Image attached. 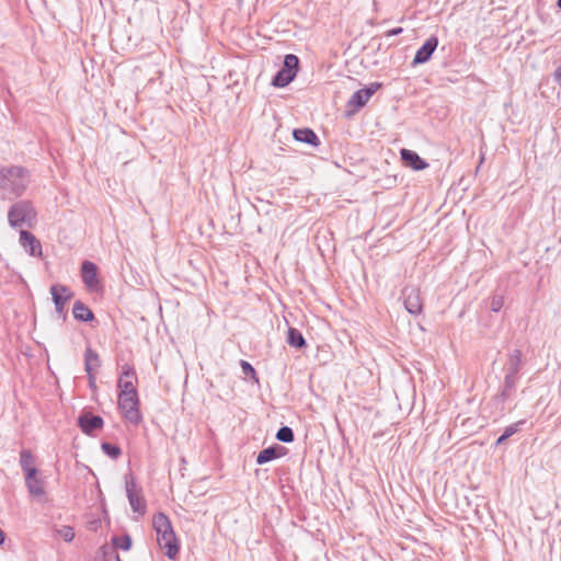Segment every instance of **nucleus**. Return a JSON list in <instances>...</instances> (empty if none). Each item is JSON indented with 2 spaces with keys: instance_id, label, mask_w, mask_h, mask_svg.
Returning a JSON list of instances; mask_svg holds the SVG:
<instances>
[{
  "instance_id": "f257e3e1",
  "label": "nucleus",
  "mask_w": 561,
  "mask_h": 561,
  "mask_svg": "<svg viewBox=\"0 0 561 561\" xmlns=\"http://www.w3.org/2000/svg\"><path fill=\"white\" fill-rule=\"evenodd\" d=\"M152 527L157 533V541L160 548L165 549V556L174 560L180 552V543L173 530L170 518L162 512L152 517Z\"/></svg>"
},
{
  "instance_id": "f03ea898",
  "label": "nucleus",
  "mask_w": 561,
  "mask_h": 561,
  "mask_svg": "<svg viewBox=\"0 0 561 561\" xmlns=\"http://www.w3.org/2000/svg\"><path fill=\"white\" fill-rule=\"evenodd\" d=\"M27 186L25 169L10 167L0 170V190L4 196L12 198L21 196Z\"/></svg>"
},
{
  "instance_id": "7ed1b4c3",
  "label": "nucleus",
  "mask_w": 561,
  "mask_h": 561,
  "mask_svg": "<svg viewBox=\"0 0 561 561\" xmlns=\"http://www.w3.org/2000/svg\"><path fill=\"white\" fill-rule=\"evenodd\" d=\"M37 213L32 204L27 199H22L14 203L8 211V220L11 227L18 228L23 225L32 227L36 221Z\"/></svg>"
},
{
  "instance_id": "20e7f679",
  "label": "nucleus",
  "mask_w": 561,
  "mask_h": 561,
  "mask_svg": "<svg viewBox=\"0 0 561 561\" xmlns=\"http://www.w3.org/2000/svg\"><path fill=\"white\" fill-rule=\"evenodd\" d=\"M299 58L294 54H287L284 57L282 68L272 79V85L276 88H285L296 78L299 70Z\"/></svg>"
},
{
  "instance_id": "39448f33",
  "label": "nucleus",
  "mask_w": 561,
  "mask_h": 561,
  "mask_svg": "<svg viewBox=\"0 0 561 561\" xmlns=\"http://www.w3.org/2000/svg\"><path fill=\"white\" fill-rule=\"evenodd\" d=\"M118 409L124 414V417L131 424L138 425L142 421V415L139 411L138 392L119 393L118 394Z\"/></svg>"
},
{
  "instance_id": "423d86ee",
  "label": "nucleus",
  "mask_w": 561,
  "mask_h": 561,
  "mask_svg": "<svg viewBox=\"0 0 561 561\" xmlns=\"http://www.w3.org/2000/svg\"><path fill=\"white\" fill-rule=\"evenodd\" d=\"M125 488H126V495L128 499V502L130 504V507L134 513H138L139 515L144 516L147 511V504L146 500L142 496V490L139 488L137 490V484L135 482V479L131 474H127L125 477Z\"/></svg>"
},
{
  "instance_id": "0eeeda50",
  "label": "nucleus",
  "mask_w": 561,
  "mask_h": 561,
  "mask_svg": "<svg viewBox=\"0 0 561 561\" xmlns=\"http://www.w3.org/2000/svg\"><path fill=\"white\" fill-rule=\"evenodd\" d=\"M50 294L56 312L66 320V304L73 297V291L66 285L55 284L50 287Z\"/></svg>"
},
{
  "instance_id": "6e6552de",
  "label": "nucleus",
  "mask_w": 561,
  "mask_h": 561,
  "mask_svg": "<svg viewBox=\"0 0 561 561\" xmlns=\"http://www.w3.org/2000/svg\"><path fill=\"white\" fill-rule=\"evenodd\" d=\"M401 299L405 310L417 316L423 311V304L420 295V289L414 286H405L401 291Z\"/></svg>"
},
{
  "instance_id": "1a4fd4ad",
  "label": "nucleus",
  "mask_w": 561,
  "mask_h": 561,
  "mask_svg": "<svg viewBox=\"0 0 561 561\" xmlns=\"http://www.w3.org/2000/svg\"><path fill=\"white\" fill-rule=\"evenodd\" d=\"M77 424L83 434L93 436L96 431L103 428L104 420L90 411H82L78 416Z\"/></svg>"
},
{
  "instance_id": "9d476101",
  "label": "nucleus",
  "mask_w": 561,
  "mask_h": 561,
  "mask_svg": "<svg viewBox=\"0 0 561 561\" xmlns=\"http://www.w3.org/2000/svg\"><path fill=\"white\" fill-rule=\"evenodd\" d=\"M379 88H381V83L373 82L369 85L355 91L347 101V107H352L354 111L362 108Z\"/></svg>"
},
{
  "instance_id": "9b49d317",
  "label": "nucleus",
  "mask_w": 561,
  "mask_h": 561,
  "mask_svg": "<svg viewBox=\"0 0 561 561\" xmlns=\"http://www.w3.org/2000/svg\"><path fill=\"white\" fill-rule=\"evenodd\" d=\"M438 46V37L435 35L430 36L424 44L416 50L412 60V66L422 65L427 62Z\"/></svg>"
},
{
  "instance_id": "f8f14e48",
  "label": "nucleus",
  "mask_w": 561,
  "mask_h": 561,
  "mask_svg": "<svg viewBox=\"0 0 561 561\" xmlns=\"http://www.w3.org/2000/svg\"><path fill=\"white\" fill-rule=\"evenodd\" d=\"M81 278L89 290H95L99 286L98 266L91 261L81 264Z\"/></svg>"
},
{
  "instance_id": "ddd939ff",
  "label": "nucleus",
  "mask_w": 561,
  "mask_h": 561,
  "mask_svg": "<svg viewBox=\"0 0 561 561\" xmlns=\"http://www.w3.org/2000/svg\"><path fill=\"white\" fill-rule=\"evenodd\" d=\"M20 244L32 256H42V244L39 240L30 231H20Z\"/></svg>"
},
{
  "instance_id": "4468645a",
  "label": "nucleus",
  "mask_w": 561,
  "mask_h": 561,
  "mask_svg": "<svg viewBox=\"0 0 561 561\" xmlns=\"http://www.w3.org/2000/svg\"><path fill=\"white\" fill-rule=\"evenodd\" d=\"M400 156L404 167L413 171H421L428 167V163L413 150L403 148L400 151Z\"/></svg>"
},
{
  "instance_id": "2eb2a0df",
  "label": "nucleus",
  "mask_w": 561,
  "mask_h": 561,
  "mask_svg": "<svg viewBox=\"0 0 561 561\" xmlns=\"http://www.w3.org/2000/svg\"><path fill=\"white\" fill-rule=\"evenodd\" d=\"M288 449L282 445L273 444L272 446L262 449L256 456V463L264 465L266 462L278 459L287 454Z\"/></svg>"
},
{
  "instance_id": "dca6fc26",
  "label": "nucleus",
  "mask_w": 561,
  "mask_h": 561,
  "mask_svg": "<svg viewBox=\"0 0 561 561\" xmlns=\"http://www.w3.org/2000/svg\"><path fill=\"white\" fill-rule=\"evenodd\" d=\"M518 380L519 376L505 373L503 387L495 396V400L501 403L506 402L515 391Z\"/></svg>"
},
{
  "instance_id": "f3484780",
  "label": "nucleus",
  "mask_w": 561,
  "mask_h": 561,
  "mask_svg": "<svg viewBox=\"0 0 561 561\" xmlns=\"http://www.w3.org/2000/svg\"><path fill=\"white\" fill-rule=\"evenodd\" d=\"M293 137L296 141L310 145L312 147H318L320 145L317 134L308 127L294 129Z\"/></svg>"
},
{
  "instance_id": "a211bd4d",
  "label": "nucleus",
  "mask_w": 561,
  "mask_h": 561,
  "mask_svg": "<svg viewBox=\"0 0 561 561\" xmlns=\"http://www.w3.org/2000/svg\"><path fill=\"white\" fill-rule=\"evenodd\" d=\"M523 353L520 350L516 348L511 352L507 356V360L504 366V371L506 374L517 375L519 374L523 367Z\"/></svg>"
},
{
  "instance_id": "6ab92c4d",
  "label": "nucleus",
  "mask_w": 561,
  "mask_h": 561,
  "mask_svg": "<svg viewBox=\"0 0 561 561\" xmlns=\"http://www.w3.org/2000/svg\"><path fill=\"white\" fill-rule=\"evenodd\" d=\"M73 318L79 322H92L95 320L93 311L81 300H77L72 307Z\"/></svg>"
},
{
  "instance_id": "aec40b11",
  "label": "nucleus",
  "mask_w": 561,
  "mask_h": 561,
  "mask_svg": "<svg viewBox=\"0 0 561 561\" xmlns=\"http://www.w3.org/2000/svg\"><path fill=\"white\" fill-rule=\"evenodd\" d=\"M101 367V358L99 354L88 346L84 351V370L85 373H96Z\"/></svg>"
},
{
  "instance_id": "412c9836",
  "label": "nucleus",
  "mask_w": 561,
  "mask_h": 561,
  "mask_svg": "<svg viewBox=\"0 0 561 561\" xmlns=\"http://www.w3.org/2000/svg\"><path fill=\"white\" fill-rule=\"evenodd\" d=\"M287 343L297 350H301L307 346V342L302 333L298 329L291 327L287 331Z\"/></svg>"
},
{
  "instance_id": "4be33fe9",
  "label": "nucleus",
  "mask_w": 561,
  "mask_h": 561,
  "mask_svg": "<svg viewBox=\"0 0 561 561\" xmlns=\"http://www.w3.org/2000/svg\"><path fill=\"white\" fill-rule=\"evenodd\" d=\"M26 489L28 493L33 496H43L45 495V489H44V480L42 478H33L32 480H28V482H25Z\"/></svg>"
},
{
  "instance_id": "5701e85b",
  "label": "nucleus",
  "mask_w": 561,
  "mask_h": 561,
  "mask_svg": "<svg viewBox=\"0 0 561 561\" xmlns=\"http://www.w3.org/2000/svg\"><path fill=\"white\" fill-rule=\"evenodd\" d=\"M112 548L121 549L123 551H128L131 548L133 540L128 534H124L123 536H113L111 539Z\"/></svg>"
},
{
  "instance_id": "b1692460",
  "label": "nucleus",
  "mask_w": 561,
  "mask_h": 561,
  "mask_svg": "<svg viewBox=\"0 0 561 561\" xmlns=\"http://www.w3.org/2000/svg\"><path fill=\"white\" fill-rule=\"evenodd\" d=\"M525 423V420H520L514 424L506 426L503 434L496 439L495 446L502 445L507 438L519 432L522 425H524Z\"/></svg>"
},
{
  "instance_id": "393cba45",
  "label": "nucleus",
  "mask_w": 561,
  "mask_h": 561,
  "mask_svg": "<svg viewBox=\"0 0 561 561\" xmlns=\"http://www.w3.org/2000/svg\"><path fill=\"white\" fill-rule=\"evenodd\" d=\"M276 439L282 443H293L295 440V434L291 427L280 426L275 435Z\"/></svg>"
},
{
  "instance_id": "a878e982",
  "label": "nucleus",
  "mask_w": 561,
  "mask_h": 561,
  "mask_svg": "<svg viewBox=\"0 0 561 561\" xmlns=\"http://www.w3.org/2000/svg\"><path fill=\"white\" fill-rule=\"evenodd\" d=\"M101 449L106 456L114 460L118 459L122 456L121 447L108 442H103L101 444Z\"/></svg>"
},
{
  "instance_id": "bb28decb",
  "label": "nucleus",
  "mask_w": 561,
  "mask_h": 561,
  "mask_svg": "<svg viewBox=\"0 0 561 561\" xmlns=\"http://www.w3.org/2000/svg\"><path fill=\"white\" fill-rule=\"evenodd\" d=\"M100 558L101 561H122L115 548L108 545H103L100 548Z\"/></svg>"
},
{
  "instance_id": "cd10ccee",
  "label": "nucleus",
  "mask_w": 561,
  "mask_h": 561,
  "mask_svg": "<svg viewBox=\"0 0 561 561\" xmlns=\"http://www.w3.org/2000/svg\"><path fill=\"white\" fill-rule=\"evenodd\" d=\"M240 366H241V370L243 373V375L251 379L252 381L259 383V376H257V373L256 370L254 369V367L252 366V364H250L249 362L244 360V359H241L240 360Z\"/></svg>"
},
{
  "instance_id": "c85d7f7f",
  "label": "nucleus",
  "mask_w": 561,
  "mask_h": 561,
  "mask_svg": "<svg viewBox=\"0 0 561 561\" xmlns=\"http://www.w3.org/2000/svg\"><path fill=\"white\" fill-rule=\"evenodd\" d=\"M20 466L21 469L30 468L35 466V458L30 449H22L20 451Z\"/></svg>"
},
{
  "instance_id": "c756f323",
  "label": "nucleus",
  "mask_w": 561,
  "mask_h": 561,
  "mask_svg": "<svg viewBox=\"0 0 561 561\" xmlns=\"http://www.w3.org/2000/svg\"><path fill=\"white\" fill-rule=\"evenodd\" d=\"M134 381L135 380L131 379L118 378L117 387L119 389V393L130 394L131 392H137V389L134 386Z\"/></svg>"
},
{
  "instance_id": "7c9ffc66",
  "label": "nucleus",
  "mask_w": 561,
  "mask_h": 561,
  "mask_svg": "<svg viewBox=\"0 0 561 561\" xmlns=\"http://www.w3.org/2000/svg\"><path fill=\"white\" fill-rule=\"evenodd\" d=\"M57 535L61 537L66 542H71L75 538V529L71 526L65 525L56 530Z\"/></svg>"
},
{
  "instance_id": "2f4dec72",
  "label": "nucleus",
  "mask_w": 561,
  "mask_h": 561,
  "mask_svg": "<svg viewBox=\"0 0 561 561\" xmlns=\"http://www.w3.org/2000/svg\"><path fill=\"white\" fill-rule=\"evenodd\" d=\"M119 378L137 380L134 365L125 363L122 366V371H121Z\"/></svg>"
},
{
  "instance_id": "473e14b6",
  "label": "nucleus",
  "mask_w": 561,
  "mask_h": 561,
  "mask_svg": "<svg viewBox=\"0 0 561 561\" xmlns=\"http://www.w3.org/2000/svg\"><path fill=\"white\" fill-rule=\"evenodd\" d=\"M503 306H504V296L500 295V294H494L490 300V309L493 312H499L503 308Z\"/></svg>"
},
{
  "instance_id": "72a5a7b5",
  "label": "nucleus",
  "mask_w": 561,
  "mask_h": 561,
  "mask_svg": "<svg viewBox=\"0 0 561 561\" xmlns=\"http://www.w3.org/2000/svg\"><path fill=\"white\" fill-rule=\"evenodd\" d=\"M25 478V482H28V480H32L33 478H36L38 474V470L35 466L22 469Z\"/></svg>"
},
{
  "instance_id": "f704fd0d",
  "label": "nucleus",
  "mask_w": 561,
  "mask_h": 561,
  "mask_svg": "<svg viewBox=\"0 0 561 561\" xmlns=\"http://www.w3.org/2000/svg\"><path fill=\"white\" fill-rule=\"evenodd\" d=\"M403 32L402 27H393L385 33L387 37L400 35Z\"/></svg>"
},
{
  "instance_id": "c9c22d12",
  "label": "nucleus",
  "mask_w": 561,
  "mask_h": 561,
  "mask_svg": "<svg viewBox=\"0 0 561 561\" xmlns=\"http://www.w3.org/2000/svg\"><path fill=\"white\" fill-rule=\"evenodd\" d=\"M553 79L561 87V66L554 70Z\"/></svg>"
},
{
  "instance_id": "e433bc0d",
  "label": "nucleus",
  "mask_w": 561,
  "mask_h": 561,
  "mask_svg": "<svg viewBox=\"0 0 561 561\" xmlns=\"http://www.w3.org/2000/svg\"><path fill=\"white\" fill-rule=\"evenodd\" d=\"M95 374L96 373H93V371L87 373L88 380H89V386L91 388L95 387Z\"/></svg>"
},
{
  "instance_id": "4c0bfd02",
  "label": "nucleus",
  "mask_w": 561,
  "mask_h": 561,
  "mask_svg": "<svg viewBox=\"0 0 561 561\" xmlns=\"http://www.w3.org/2000/svg\"><path fill=\"white\" fill-rule=\"evenodd\" d=\"M4 538H5V535L4 533L0 529V545H2L4 542Z\"/></svg>"
},
{
  "instance_id": "58836bf2",
  "label": "nucleus",
  "mask_w": 561,
  "mask_h": 561,
  "mask_svg": "<svg viewBox=\"0 0 561 561\" xmlns=\"http://www.w3.org/2000/svg\"><path fill=\"white\" fill-rule=\"evenodd\" d=\"M557 5H558L559 9H561V0L557 1Z\"/></svg>"
}]
</instances>
